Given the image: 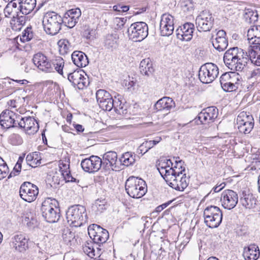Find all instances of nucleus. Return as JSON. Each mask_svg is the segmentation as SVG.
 <instances>
[{"label":"nucleus","instance_id":"nucleus-1","mask_svg":"<svg viewBox=\"0 0 260 260\" xmlns=\"http://www.w3.org/2000/svg\"><path fill=\"white\" fill-rule=\"evenodd\" d=\"M250 60L249 50L248 53L238 47L228 49L223 56V61L227 67L232 71H242L247 62Z\"/></svg>","mask_w":260,"mask_h":260},{"label":"nucleus","instance_id":"nucleus-2","mask_svg":"<svg viewBox=\"0 0 260 260\" xmlns=\"http://www.w3.org/2000/svg\"><path fill=\"white\" fill-rule=\"evenodd\" d=\"M32 61L38 69L45 73L57 72L63 75V68L64 61L60 56L55 57L52 60L42 52H38L34 54Z\"/></svg>","mask_w":260,"mask_h":260},{"label":"nucleus","instance_id":"nucleus-3","mask_svg":"<svg viewBox=\"0 0 260 260\" xmlns=\"http://www.w3.org/2000/svg\"><path fill=\"white\" fill-rule=\"evenodd\" d=\"M247 39L250 44L248 50L250 61L260 66V25H253L248 30Z\"/></svg>","mask_w":260,"mask_h":260},{"label":"nucleus","instance_id":"nucleus-4","mask_svg":"<svg viewBox=\"0 0 260 260\" xmlns=\"http://www.w3.org/2000/svg\"><path fill=\"white\" fill-rule=\"evenodd\" d=\"M41 210L43 217L48 222H56L60 218L58 203L55 199L48 198L45 200L42 203Z\"/></svg>","mask_w":260,"mask_h":260},{"label":"nucleus","instance_id":"nucleus-5","mask_svg":"<svg viewBox=\"0 0 260 260\" xmlns=\"http://www.w3.org/2000/svg\"><path fill=\"white\" fill-rule=\"evenodd\" d=\"M62 23V17L53 11L47 12L43 20L44 30L47 34L52 36L56 35L59 31Z\"/></svg>","mask_w":260,"mask_h":260},{"label":"nucleus","instance_id":"nucleus-6","mask_svg":"<svg viewBox=\"0 0 260 260\" xmlns=\"http://www.w3.org/2000/svg\"><path fill=\"white\" fill-rule=\"evenodd\" d=\"M145 184V181L141 178L131 176L125 182V190L130 197L140 198L146 193V189L144 187Z\"/></svg>","mask_w":260,"mask_h":260},{"label":"nucleus","instance_id":"nucleus-7","mask_svg":"<svg viewBox=\"0 0 260 260\" xmlns=\"http://www.w3.org/2000/svg\"><path fill=\"white\" fill-rule=\"evenodd\" d=\"M66 218L71 226L79 227L86 222V209L84 206L79 205L73 206L68 209L66 213Z\"/></svg>","mask_w":260,"mask_h":260},{"label":"nucleus","instance_id":"nucleus-8","mask_svg":"<svg viewBox=\"0 0 260 260\" xmlns=\"http://www.w3.org/2000/svg\"><path fill=\"white\" fill-rule=\"evenodd\" d=\"M203 216L205 224L210 228L218 227L222 221V212L215 206L207 207L204 209Z\"/></svg>","mask_w":260,"mask_h":260},{"label":"nucleus","instance_id":"nucleus-9","mask_svg":"<svg viewBox=\"0 0 260 260\" xmlns=\"http://www.w3.org/2000/svg\"><path fill=\"white\" fill-rule=\"evenodd\" d=\"M88 233L96 246L98 245V247H96L98 250H101V244L105 243L109 238L108 231L95 224L88 226Z\"/></svg>","mask_w":260,"mask_h":260},{"label":"nucleus","instance_id":"nucleus-10","mask_svg":"<svg viewBox=\"0 0 260 260\" xmlns=\"http://www.w3.org/2000/svg\"><path fill=\"white\" fill-rule=\"evenodd\" d=\"M218 74V68L216 64L206 63L201 67L199 78L202 83L208 84L212 82L217 77Z\"/></svg>","mask_w":260,"mask_h":260},{"label":"nucleus","instance_id":"nucleus-11","mask_svg":"<svg viewBox=\"0 0 260 260\" xmlns=\"http://www.w3.org/2000/svg\"><path fill=\"white\" fill-rule=\"evenodd\" d=\"M214 22L212 13L207 10L202 11L196 19L197 28L200 32L210 31L213 26Z\"/></svg>","mask_w":260,"mask_h":260},{"label":"nucleus","instance_id":"nucleus-12","mask_svg":"<svg viewBox=\"0 0 260 260\" xmlns=\"http://www.w3.org/2000/svg\"><path fill=\"white\" fill-rule=\"evenodd\" d=\"M238 128L241 133L249 134L253 129L254 119L252 115L249 112L242 111L237 118Z\"/></svg>","mask_w":260,"mask_h":260},{"label":"nucleus","instance_id":"nucleus-13","mask_svg":"<svg viewBox=\"0 0 260 260\" xmlns=\"http://www.w3.org/2000/svg\"><path fill=\"white\" fill-rule=\"evenodd\" d=\"M20 119V115L7 109L0 115V125L2 128L5 129L17 127Z\"/></svg>","mask_w":260,"mask_h":260},{"label":"nucleus","instance_id":"nucleus-14","mask_svg":"<svg viewBox=\"0 0 260 260\" xmlns=\"http://www.w3.org/2000/svg\"><path fill=\"white\" fill-rule=\"evenodd\" d=\"M146 25L144 22H137L131 24L127 29L129 39L134 42H140L146 38Z\"/></svg>","mask_w":260,"mask_h":260},{"label":"nucleus","instance_id":"nucleus-15","mask_svg":"<svg viewBox=\"0 0 260 260\" xmlns=\"http://www.w3.org/2000/svg\"><path fill=\"white\" fill-rule=\"evenodd\" d=\"M20 196L22 200L27 202L34 201L39 193L38 187L29 182H25L20 186Z\"/></svg>","mask_w":260,"mask_h":260},{"label":"nucleus","instance_id":"nucleus-16","mask_svg":"<svg viewBox=\"0 0 260 260\" xmlns=\"http://www.w3.org/2000/svg\"><path fill=\"white\" fill-rule=\"evenodd\" d=\"M164 179L170 187L181 191H183L187 187L189 181L186 174L181 176L169 174Z\"/></svg>","mask_w":260,"mask_h":260},{"label":"nucleus","instance_id":"nucleus-17","mask_svg":"<svg viewBox=\"0 0 260 260\" xmlns=\"http://www.w3.org/2000/svg\"><path fill=\"white\" fill-rule=\"evenodd\" d=\"M68 78L74 87L76 86L79 89H83L89 84L88 77L82 70L75 71L68 74Z\"/></svg>","mask_w":260,"mask_h":260},{"label":"nucleus","instance_id":"nucleus-18","mask_svg":"<svg viewBox=\"0 0 260 260\" xmlns=\"http://www.w3.org/2000/svg\"><path fill=\"white\" fill-rule=\"evenodd\" d=\"M96 98L100 107L103 110L110 111L113 108L114 100L107 91L98 90L96 92Z\"/></svg>","mask_w":260,"mask_h":260},{"label":"nucleus","instance_id":"nucleus-19","mask_svg":"<svg viewBox=\"0 0 260 260\" xmlns=\"http://www.w3.org/2000/svg\"><path fill=\"white\" fill-rule=\"evenodd\" d=\"M220 201L224 208L231 210L237 204L238 196L237 193L232 190H225L221 193Z\"/></svg>","mask_w":260,"mask_h":260},{"label":"nucleus","instance_id":"nucleus-20","mask_svg":"<svg viewBox=\"0 0 260 260\" xmlns=\"http://www.w3.org/2000/svg\"><path fill=\"white\" fill-rule=\"evenodd\" d=\"M81 166L83 170L88 173L97 172L102 166V161L98 156L92 155L82 160Z\"/></svg>","mask_w":260,"mask_h":260},{"label":"nucleus","instance_id":"nucleus-21","mask_svg":"<svg viewBox=\"0 0 260 260\" xmlns=\"http://www.w3.org/2000/svg\"><path fill=\"white\" fill-rule=\"evenodd\" d=\"M174 17L169 14H164L159 23V30L162 36H169L174 31Z\"/></svg>","mask_w":260,"mask_h":260},{"label":"nucleus","instance_id":"nucleus-22","mask_svg":"<svg viewBox=\"0 0 260 260\" xmlns=\"http://www.w3.org/2000/svg\"><path fill=\"white\" fill-rule=\"evenodd\" d=\"M218 114V109L211 106L203 109L198 115V118L202 124H207L213 122Z\"/></svg>","mask_w":260,"mask_h":260},{"label":"nucleus","instance_id":"nucleus-23","mask_svg":"<svg viewBox=\"0 0 260 260\" xmlns=\"http://www.w3.org/2000/svg\"><path fill=\"white\" fill-rule=\"evenodd\" d=\"M29 239L24 234L16 235L12 238V246L16 251L23 253L29 248Z\"/></svg>","mask_w":260,"mask_h":260},{"label":"nucleus","instance_id":"nucleus-24","mask_svg":"<svg viewBox=\"0 0 260 260\" xmlns=\"http://www.w3.org/2000/svg\"><path fill=\"white\" fill-rule=\"evenodd\" d=\"M226 32L221 29L216 32L215 36L212 35L211 40L213 47L219 52L224 50L228 45Z\"/></svg>","mask_w":260,"mask_h":260},{"label":"nucleus","instance_id":"nucleus-25","mask_svg":"<svg viewBox=\"0 0 260 260\" xmlns=\"http://www.w3.org/2000/svg\"><path fill=\"white\" fill-rule=\"evenodd\" d=\"M194 30V25L193 23H186L176 30V37L180 40L189 41L192 38Z\"/></svg>","mask_w":260,"mask_h":260},{"label":"nucleus","instance_id":"nucleus-26","mask_svg":"<svg viewBox=\"0 0 260 260\" xmlns=\"http://www.w3.org/2000/svg\"><path fill=\"white\" fill-rule=\"evenodd\" d=\"M18 125L23 128L28 135H32L38 132L39 124L36 119L31 117H21L18 123Z\"/></svg>","mask_w":260,"mask_h":260},{"label":"nucleus","instance_id":"nucleus-27","mask_svg":"<svg viewBox=\"0 0 260 260\" xmlns=\"http://www.w3.org/2000/svg\"><path fill=\"white\" fill-rule=\"evenodd\" d=\"M240 202L241 205L246 209H255L257 204V198L251 193H247L243 191L240 198Z\"/></svg>","mask_w":260,"mask_h":260},{"label":"nucleus","instance_id":"nucleus-28","mask_svg":"<svg viewBox=\"0 0 260 260\" xmlns=\"http://www.w3.org/2000/svg\"><path fill=\"white\" fill-rule=\"evenodd\" d=\"M117 154L115 151H108L103 155L102 165L106 169L112 170L118 168L117 166Z\"/></svg>","mask_w":260,"mask_h":260},{"label":"nucleus","instance_id":"nucleus-29","mask_svg":"<svg viewBox=\"0 0 260 260\" xmlns=\"http://www.w3.org/2000/svg\"><path fill=\"white\" fill-rule=\"evenodd\" d=\"M175 105V102L170 97L165 96L158 100L153 106L154 112L165 110L169 111Z\"/></svg>","mask_w":260,"mask_h":260},{"label":"nucleus","instance_id":"nucleus-30","mask_svg":"<svg viewBox=\"0 0 260 260\" xmlns=\"http://www.w3.org/2000/svg\"><path fill=\"white\" fill-rule=\"evenodd\" d=\"M20 0H13L10 1L4 9V14L6 17L15 18L20 13L19 5Z\"/></svg>","mask_w":260,"mask_h":260},{"label":"nucleus","instance_id":"nucleus-31","mask_svg":"<svg viewBox=\"0 0 260 260\" xmlns=\"http://www.w3.org/2000/svg\"><path fill=\"white\" fill-rule=\"evenodd\" d=\"M173 166L172 160L165 158H160L156 165L157 169L161 177L165 179L170 173V169Z\"/></svg>","mask_w":260,"mask_h":260},{"label":"nucleus","instance_id":"nucleus-32","mask_svg":"<svg viewBox=\"0 0 260 260\" xmlns=\"http://www.w3.org/2000/svg\"><path fill=\"white\" fill-rule=\"evenodd\" d=\"M74 63L78 67L83 68L88 64V59L85 53L81 51H74L72 54Z\"/></svg>","mask_w":260,"mask_h":260},{"label":"nucleus","instance_id":"nucleus-33","mask_svg":"<svg viewBox=\"0 0 260 260\" xmlns=\"http://www.w3.org/2000/svg\"><path fill=\"white\" fill-rule=\"evenodd\" d=\"M36 0H20L19 5L20 13L24 15L29 14L35 8Z\"/></svg>","mask_w":260,"mask_h":260},{"label":"nucleus","instance_id":"nucleus-34","mask_svg":"<svg viewBox=\"0 0 260 260\" xmlns=\"http://www.w3.org/2000/svg\"><path fill=\"white\" fill-rule=\"evenodd\" d=\"M258 247L255 245H250L244 248L243 255L246 260H256L259 256Z\"/></svg>","mask_w":260,"mask_h":260},{"label":"nucleus","instance_id":"nucleus-35","mask_svg":"<svg viewBox=\"0 0 260 260\" xmlns=\"http://www.w3.org/2000/svg\"><path fill=\"white\" fill-rule=\"evenodd\" d=\"M175 165L174 166L171 167L170 170L169 174H172L174 175H183L184 174H185L184 172L185 171V168L184 166V161L182 160L179 159V157L174 158Z\"/></svg>","mask_w":260,"mask_h":260},{"label":"nucleus","instance_id":"nucleus-36","mask_svg":"<svg viewBox=\"0 0 260 260\" xmlns=\"http://www.w3.org/2000/svg\"><path fill=\"white\" fill-rule=\"evenodd\" d=\"M244 18L249 24L254 23L258 20V14L256 10L247 9L245 10Z\"/></svg>","mask_w":260,"mask_h":260},{"label":"nucleus","instance_id":"nucleus-37","mask_svg":"<svg viewBox=\"0 0 260 260\" xmlns=\"http://www.w3.org/2000/svg\"><path fill=\"white\" fill-rule=\"evenodd\" d=\"M119 161L122 165L128 167L135 161V155L130 152H125L120 157Z\"/></svg>","mask_w":260,"mask_h":260},{"label":"nucleus","instance_id":"nucleus-38","mask_svg":"<svg viewBox=\"0 0 260 260\" xmlns=\"http://www.w3.org/2000/svg\"><path fill=\"white\" fill-rule=\"evenodd\" d=\"M117 46V39L116 36L112 35H108L106 36L105 40V46L107 49L112 51L116 49Z\"/></svg>","mask_w":260,"mask_h":260},{"label":"nucleus","instance_id":"nucleus-39","mask_svg":"<svg viewBox=\"0 0 260 260\" xmlns=\"http://www.w3.org/2000/svg\"><path fill=\"white\" fill-rule=\"evenodd\" d=\"M239 80L237 76H236L232 80L230 81L227 84L222 87V89L228 92L235 91L237 89L240 85V83L238 82Z\"/></svg>","mask_w":260,"mask_h":260},{"label":"nucleus","instance_id":"nucleus-40","mask_svg":"<svg viewBox=\"0 0 260 260\" xmlns=\"http://www.w3.org/2000/svg\"><path fill=\"white\" fill-rule=\"evenodd\" d=\"M117 101L114 100V106L113 108L115 109L116 112L120 114H124L126 113V107L124 104L122 102L121 96L120 95H117Z\"/></svg>","mask_w":260,"mask_h":260},{"label":"nucleus","instance_id":"nucleus-41","mask_svg":"<svg viewBox=\"0 0 260 260\" xmlns=\"http://www.w3.org/2000/svg\"><path fill=\"white\" fill-rule=\"evenodd\" d=\"M94 246L98 247L94 243L93 244L91 242H87L83 246V251L89 257H93L95 255Z\"/></svg>","mask_w":260,"mask_h":260},{"label":"nucleus","instance_id":"nucleus-42","mask_svg":"<svg viewBox=\"0 0 260 260\" xmlns=\"http://www.w3.org/2000/svg\"><path fill=\"white\" fill-rule=\"evenodd\" d=\"M236 76H237V75H236L234 72H232L231 73H225L223 74L220 78V83L221 87L227 84V83L230 81L232 80V79Z\"/></svg>","mask_w":260,"mask_h":260},{"label":"nucleus","instance_id":"nucleus-43","mask_svg":"<svg viewBox=\"0 0 260 260\" xmlns=\"http://www.w3.org/2000/svg\"><path fill=\"white\" fill-rule=\"evenodd\" d=\"M23 159L24 156H19L17 162L13 169V171L11 172L8 177L9 178L19 174L21 169L22 162H23Z\"/></svg>","mask_w":260,"mask_h":260},{"label":"nucleus","instance_id":"nucleus-44","mask_svg":"<svg viewBox=\"0 0 260 260\" xmlns=\"http://www.w3.org/2000/svg\"><path fill=\"white\" fill-rule=\"evenodd\" d=\"M9 168L6 163L0 157V180L5 178L7 176Z\"/></svg>","mask_w":260,"mask_h":260},{"label":"nucleus","instance_id":"nucleus-45","mask_svg":"<svg viewBox=\"0 0 260 260\" xmlns=\"http://www.w3.org/2000/svg\"><path fill=\"white\" fill-rule=\"evenodd\" d=\"M59 47V51L61 54H66L70 50V45L69 42L67 40H60L58 42Z\"/></svg>","mask_w":260,"mask_h":260},{"label":"nucleus","instance_id":"nucleus-46","mask_svg":"<svg viewBox=\"0 0 260 260\" xmlns=\"http://www.w3.org/2000/svg\"><path fill=\"white\" fill-rule=\"evenodd\" d=\"M62 238L65 242H71L75 238V233L71 231L69 229H65L62 234Z\"/></svg>","mask_w":260,"mask_h":260},{"label":"nucleus","instance_id":"nucleus-47","mask_svg":"<svg viewBox=\"0 0 260 260\" xmlns=\"http://www.w3.org/2000/svg\"><path fill=\"white\" fill-rule=\"evenodd\" d=\"M79 20L74 19V17L71 16H66L65 14L64 18L63 20V22L66 24V25L69 28H73L78 22Z\"/></svg>","mask_w":260,"mask_h":260},{"label":"nucleus","instance_id":"nucleus-48","mask_svg":"<svg viewBox=\"0 0 260 260\" xmlns=\"http://www.w3.org/2000/svg\"><path fill=\"white\" fill-rule=\"evenodd\" d=\"M95 35V30L90 28L89 27H85L83 31V36L87 39H91L94 38Z\"/></svg>","mask_w":260,"mask_h":260},{"label":"nucleus","instance_id":"nucleus-49","mask_svg":"<svg viewBox=\"0 0 260 260\" xmlns=\"http://www.w3.org/2000/svg\"><path fill=\"white\" fill-rule=\"evenodd\" d=\"M94 208H96L97 211L102 212L107 208L106 202L105 200H96L95 203Z\"/></svg>","mask_w":260,"mask_h":260},{"label":"nucleus","instance_id":"nucleus-50","mask_svg":"<svg viewBox=\"0 0 260 260\" xmlns=\"http://www.w3.org/2000/svg\"><path fill=\"white\" fill-rule=\"evenodd\" d=\"M66 16H71L74 17V19L79 20L81 15V12L80 9L77 8L75 9H71L67 11L66 13Z\"/></svg>","mask_w":260,"mask_h":260},{"label":"nucleus","instance_id":"nucleus-51","mask_svg":"<svg viewBox=\"0 0 260 260\" xmlns=\"http://www.w3.org/2000/svg\"><path fill=\"white\" fill-rule=\"evenodd\" d=\"M37 155L36 154H28L26 157V160L27 162V164H28L31 167H35V165H37V163L35 162V159H34V155Z\"/></svg>","mask_w":260,"mask_h":260},{"label":"nucleus","instance_id":"nucleus-52","mask_svg":"<svg viewBox=\"0 0 260 260\" xmlns=\"http://www.w3.org/2000/svg\"><path fill=\"white\" fill-rule=\"evenodd\" d=\"M225 186V184L224 183H221L219 185H216L214 186L210 192L208 194V196H210L213 194L214 193L218 192L220 190H221Z\"/></svg>","mask_w":260,"mask_h":260},{"label":"nucleus","instance_id":"nucleus-53","mask_svg":"<svg viewBox=\"0 0 260 260\" xmlns=\"http://www.w3.org/2000/svg\"><path fill=\"white\" fill-rule=\"evenodd\" d=\"M161 140V138L160 137H157L153 140L147 141V151L154 145L158 143Z\"/></svg>","mask_w":260,"mask_h":260},{"label":"nucleus","instance_id":"nucleus-54","mask_svg":"<svg viewBox=\"0 0 260 260\" xmlns=\"http://www.w3.org/2000/svg\"><path fill=\"white\" fill-rule=\"evenodd\" d=\"M62 176L67 182H75L76 181V179L71 175L70 171L64 172Z\"/></svg>","mask_w":260,"mask_h":260},{"label":"nucleus","instance_id":"nucleus-55","mask_svg":"<svg viewBox=\"0 0 260 260\" xmlns=\"http://www.w3.org/2000/svg\"><path fill=\"white\" fill-rule=\"evenodd\" d=\"M139 69L140 73L143 75H146V62L145 59H143L140 63Z\"/></svg>","mask_w":260,"mask_h":260},{"label":"nucleus","instance_id":"nucleus-56","mask_svg":"<svg viewBox=\"0 0 260 260\" xmlns=\"http://www.w3.org/2000/svg\"><path fill=\"white\" fill-rule=\"evenodd\" d=\"M18 15H19L18 14ZM14 21H16V23L18 24V25H23L25 23V17L23 16L18 15L17 17L14 18Z\"/></svg>","mask_w":260,"mask_h":260},{"label":"nucleus","instance_id":"nucleus-57","mask_svg":"<svg viewBox=\"0 0 260 260\" xmlns=\"http://www.w3.org/2000/svg\"><path fill=\"white\" fill-rule=\"evenodd\" d=\"M113 9L115 11L125 12H127L129 10V7L127 6L117 5V6H114L113 7Z\"/></svg>","mask_w":260,"mask_h":260},{"label":"nucleus","instance_id":"nucleus-58","mask_svg":"<svg viewBox=\"0 0 260 260\" xmlns=\"http://www.w3.org/2000/svg\"><path fill=\"white\" fill-rule=\"evenodd\" d=\"M137 152L139 155L143 156L146 153V145L144 143L141 144L137 149Z\"/></svg>","mask_w":260,"mask_h":260},{"label":"nucleus","instance_id":"nucleus-59","mask_svg":"<svg viewBox=\"0 0 260 260\" xmlns=\"http://www.w3.org/2000/svg\"><path fill=\"white\" fill-rule=\"evenodd\" d=\"M12 143L14 145L20 144L21 143V139L18 135H13L11 136Z\"/></svg>","mask_w":260,"mask_h":260},{"label":"nucleus","instance_id":"nucleus-60","mask_svg":"<svg viewBox=\"0 0 260 260\" xmlns=\"http://www.w3.org/2000/svg\"><path fill=\"white\" fill-rule=\"evenodd\" d=\"M260 76V68H256L250 71V78H257Z\"/></svg>","mask_w":260,"mask_h":260},{"label":"nucleus","instance_id":"nucleus-61","mask_svg":"<svg viewBox=\"0 0 260 260\" xmlns=\"http://www.w3.org/2000/svg\"><path fill=\"white\" fill-rule=\"evenodd\" d=\"M60 171L61 172L62 175L64 172H69V165L64 164L63 162L59 164Z\"/></svg>","mask_w":260,"mask_h":260},{"label":"nucleus","instance_id":"nucleus-62","mask_svg":"<svg viewBox=\"0 0 260 260\" xmlns=\"http://www.w3.org/2000/svg\"><path fill=\"white\" fill-rule=\"evenodd\" d=\"M126 21V19L124 18H116V22L118 23V25H119L120 26H123L124 23H125V21Z\"/></svg>","mask_w":260,"mask_h":260},{"label":"nucleus","instance_id":"nucleus-63","mask_svg":"<svg viewBox=\"0 0 260 260\" xmlns=\"http://www.w3.org/2000/svg\"><path fill=\"white\" fill-rule=\"evenodd\" d=\"M168 205H169V203H165V204H162V205H161L160 206H158L156 208V211L157 212H160L164 209L166 208Z\"/></svg>","mask_w":260,"mask_h":260},{"label":"nucleus","instance_id":"nucleus-64","mask_svg":"<svg viewBox=\"0 0 260 260\" xmlns=\"http://www.w3.org/2000/svg\"><path fill=\"white\" fill-rule=\"evenodd\" d=\"M8 105L13 108H16L17 106L16 105V101L11 100L8 102Z\"/></svg>","mask_w":260,"mask_h":260}]
</instances>
